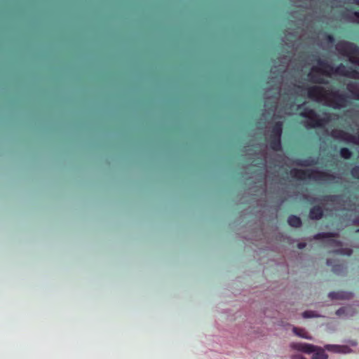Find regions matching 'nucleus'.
Returning <instances> with one entry per match:
<instances>
[{"mask_svg":"<svg viewBox=\"0 0 359 359\" xmlns=\"http://www.w3.org/2000/svg\"><path fill=\"white\" fill-rule=\"evenodd\" d=\"M316 65L309 67V62L301 57L298 62L290 55L280 57L271 70V77L264 94V112L262 121L292 114L299 111L304 118L303 125L307 129L322 128L331 121L329 114H318L315 110L299 103L298 97H309L334 109L346 107L349 102L347 93L333 86H310L313 83L328 84V78L333 74L359 80V72L343 64L334 67L329 62L316 58Z\"/></svg>","mask_w":359,"mask_h":359,"instance_id":"nucleus-1","label":"nucleus"},{"mask_svg":"<svg viewBox=\"0 0 359 359\" xmlns=\"http://www.w3.org/2000/svg\"><path fill=\"white\" fill-rule=\"evenodd\" d=\"M283 132V122L276 121L274 123L268 122L264 132L265 143L253 145L255 149L248 148V155H256L261 158L265 167V173L257 174V181L255 186L250 188V194L256 198L262 205V199L267 198L271 193L278 194L280 186L285 184L289 175L299 180H313L320 184L337 182L340 179L338 173L330 170H320L318 169L302 170L292 168L288 172V168L292 165L307 167L315 165L318 159L309 157L306 159L292 160L282 154L280 137Z\"/></svg>","mask_w":359,"mask_h":359,"instance_id":"nucleus-2","label":"nucleus"},{"mask_svg":"<svg viewBox=\"0 0 359 359\" xmlns=\"http://www.w3.org/2000/svg\"><path fill=\"white\" fill-rule=\"evenodd\" d=\"M283 42L293 50H297L302 46L316 45L323 50H329L333 46L334 41L332 35L324 32H292L287 31Z\"/></svg>","mask_w":359,"mask_h":359,"instance_id":"nucleus-3","label":"nucleus"},{"mask_svg":"<svg viewBox=\"0 0 359 359\" xmlns=\"http://www.w3.org/2000/svg\"><path fill=\"white\" fill-rule=\"evenodd\" d=\"M311 203H318L325 210H344L347 208L346 197L344 195H327L313 198Z\"/></svg>","mask_w":359,"mask_h":359,"instance_id":"nucleus-4","label":"nucleus"},{"mask_svg":"<svg viewBox=\"0 0 359 359\" xmlns=\"http://www.w3.org/2000/svg\"><path fill=\"white\" fill-rule=\"evenodd\" d=\"M338 55L346 57L348 61L359 67V47L355 43L341 40L335 45Z\"/></svg>","mask_w":359,"mask_h":359,"instance_id":"nucleus-5","label":"nucleus"},{"mask_svg":"<svg viewBox=\"0 0 359 359\" xmlns=\"http://www.w3.org/2000/svg\"><path fill=\"white\" fill-rule=\"evenodd\" d=\"M330 136L341 142L359 145V135H354L341 129H333L330 131Z\"/></svg>","mask_w":359,"mask_h":359,"instance_id":"nucleus-6","label":"nucleus"},{"mask_svg":"<svg viewBox=\"0 0 359 359\" xmlns=\"http://www.w3.org/2000/svg\"><path fill=\"white\" fill-rule=\"evenodd\" d=\"M325 0H294V4L297 7L306 8L307 9H310L313 11L316 15H317L316 9L318 4L320 6H321L322 3H323ZM316 17H319V15H316Z\"/></svg>","mask_w":359,"mask_h":359,"instance_id":"nucleus-7","label":"nucleus"},{"mask_svg":"<svg viewBox=\"0 0 359 359\" xmlns=\"http://www.w3.org/2000/svg\"><path fill=\"white\" fill-rule=\"evenodd\" d=\"M355 297L353 292L351 291H332L327 294V297L332 301L336 300H351Z\"/></svg>","mask_w":359,"mask_h":359,"instance_id":"nucleus-8","label":"nucleus"},{"mask_svg":"<svg viewBox=\"0 0 359 359\" xmlns=\"http://www.w3.org/2000/svg\"><path fill=\"white\" fill-rule=\"evenodd\" d=\"M325 349L331 353L339 354H348L353 351L348 346L339 344H326L325 345Z\"/></svg>","mask_w":359,"mask_h":359,"instance_id":"nucleus-9","label":"nucleus"},{"mask_svg":"<svg viewBox=\"0 0 359 359\" xmlns=\"http://www.w3.org/2000/svg\"><path fill=\"white\" fill-rule=\"evenodd\" d=\"M313 344L305 342H291L290 344V348L291 349L306 354H311V348H313Z\"/></svg>","mask_w":359,"mask_h":359,"instance_id":"nucleus-10","label":"nucleus"},{"mask_svg":"<svg viewBox=\"0 0 359 359\" xmlns=\"http://www.w3.org/2000/svg\"><path fill=\"white\" fill-rule=\"evenodd\" d=\"M337 236V233H319L314 236V239H326L330 245L341 246V242L334 239Z\"/></svg>","mask_w":359,"mask_h":359,"instance_id":"nucleus-11","label":"nucleus"},{"mask_svg":"<svg viewBox=\"0 0 359 359\" xmlns=\"http://www.w3.org/2000/svg\"><path fill=\"white\" fill-rule=\"evenodd\" d=\"M335 314L343 318H349L356 314V310L352 306L348 305L338 309L336 311Z\"/></svg>","mask_w":359,"mask_h":359,"instance_id":"nucleus-12","label":"nucleus"},{"mask_svg":"<svg viewBox=\"0 0 359 359\" xmlns=\"http://www.w3.org/2000/svg\"><path fill=\"white\" fill-rule=\"evenodd\" d=\"M326 263L332 266V271L337 275H344L346 273V267L344 264L337 262L332 259H327Z\"/></svg>","mask_w":359,"mask_h":359,"instance_id":"nucleus-13","label":"nucleus"},{"mask_svg":"<svg viewBox=\"0 0 359 359\" xmlns=\"http://www.w3.org/2000/svg\"><path fill=\"white\" fill-rule=\"evenodd\" d=\"M346 90L351 94V97L359 100V82L349 81L346 84Z\"/></svg>","mask_w":359,"mask_h":359,"instance_id":"nucleus-14","label":"nucleus"},{"mask_svg":"<svg viewBox=\"0 0 359 359\" xmlns=\"http://www.w3.org/2000/svg\"><path fill=\"white\" fill-rule=\"evenodd\" d=\"M311 350V359H328V355L325 353V346L321 347L313 345Z\"/></svg>","mask_w":359,"mask_h":359,"instance_id":"nucleus-15","label":"nucleus"},{"mask_svg":"<svg viewBox=\"0 0 359 359\" xmlns=\"http://www.w3.org/2000/svg\"><path fill=\"white\" fill-rule=\"evenodd\" d=\"M292 332L297 337L302 338V339H308V340H313V339L312 335L310 334L307 332V330L303 327H293Z\"/></svg>","mask_w":359,"mask_h":359,"instance_id":"nucleus-16","label":"nucleus"},{"mask_svg":"<svg viewBox=\"0 0 359 359\" xmlns=\"http://www.w3.org/2000/svg\"><path fill=\"white\" fill-rule=\"evenodd\" d=\"M323 215V211L320 206L313 207L309 212V217L311 219L318 220L322 218Z\"/></svg>","mask_w":359,"mask_h":359,"instance_id":"nucleus-17","label":"nucleus"},{"mask_svg":"<svg viewBox=\"0 0 359 359\" xmlns=\"http://www.w3.org/2000/svg\"><path fill=\"white\" fill-rule=\"evenodd\" d=\"M345 17L348 21L359 24V11H348L345 14Z\"/></svg>","mask_w":359,"mask_h":359,"instance_id":"nucleus-18","label":"nucleus"},{"mask_svg":"<svg viewBox=\"0 0 359 359\" xmlns=\"http://www.w3.org/2000/svg\"><path fill=\"white\" fill-rule=\"evenodd\" d=\"M304 318H325V316L320 314L318 311L312 310H306L302 314Z\"/></svg>","mask_w":359,"mask_h":359,"instance_id":"nucleus-19","label":"nucleus"},{"mask_svg":"<svg viewBox=\"0 0 359 359\" xmlns=\"http://www.w3.org/2000/svg\"><path fill=\"white\" fill-rule=\"evenodd\" d=\"M287 222L290 226L292 227H299L302 224V221L299 217L295 215H291L288 217Z\"/></svg>","mask_w":359,"mask_h":359,"instance_id":"nucleus-20","label":"nucleus"},{"mask_svg":"<svg viewBox=\"0 0 359 359\" xmlns=\"http://www.w3.org/2000/svg\"><path fill=\"white\" fill-rule=\"evenodd\" d=\"M333 252L337 254H340L343 255H347L350 256L353 253V250L350 248H339L334 250H333Z\"/></svg>","mask_w":359,"mask_h":359,"instance_id":"nucleus-21","label":"nucleus"},{"mask_svg":"<svg viewBox=\"0 0 359 359\" xmlns=\"http://www.w3.org/2000/svg\"><path fill=\"white\" fill-rule=\"evenodd\" d=\"M340 156L344 159H349L352 156V152L348 148H342L340 150Z\"/></svg>","mask_w":359,"mask_h":359,"instance_id":"nucleus-22","label":"nucleus"},{"mask_svg":"<svg viewBox=\"0 0 359 359\" xmlns=\"http://www.w3.org/2000/svg\"><path fill=\"white\" fill-rule=\"evenodd\" d=\"M351 175L355 178L359 179V166H355L352 168Z\"/></svg>","mask_w":359,"mask_h":359,"instance_id":"nucleus-23","label":"nucleus"},{"mask_svg":"<svg viewBox=\"0 0 359 359\" xmlns=\"http://www.w3.org/2000/svg\"><path fill=\"white\" fill-rule=\"evenodd\" d=\"M291 359H307L301 354H294L291 356Z\"/></svg>","mask_w":359,"mask_h":359,"instance_id":"nucleus-24","label":"nucleus"},{"mask_svg":"<svg viewBox=\"0 0 359 359\" xmlns=\"http://www.w3.org/2000/svg\"><path fill=\"white\" fill-rule=\"evenodd\" d=\"M297 246L299 249H303L304 248H305L306 243H299Z\"/></svg>","mask_w":359,"mask_h":359,"instance_id":"nucleus-25","label":"nucleus"},{"mask_svg":"<svg viewBox=\"0 0 359 359\" xmlns=\"http://www.w3.org/2000/svg\"><path fill=\"white\" fill-rule=\"evenodd\" d=\"M350 2L359 6V0H350Z\"/></svg>","mask_w":359,"mask_h":359,"instance_id":"nucleus-26","label":"nucleus"},{"mask_svg":"<svg viewBox=\"0 0 359 359\" xmlns=\"http://www.w3.org/2000/svg\"><path fill=\"white\" fill-rule=\"evenodd\" d=\"M250 170H252H252H253V171H255V166H254V165L251 166V167L250 168Z\"/></svg>","mask_w":359,"mask_h":359,"instance_id":"nucleus-27","label":"nucleus"},{"mask_svg":"<svg viewBox=\"0 0 359 359\" xmlns=\"http://www.w3.org/2000/svg\"><path fill=\"white\" fill-rule=\"evenodd\" d=\"M355 223L359 224V217L355 220Z\"/></svg>","mask_w":359,"mask_h":359,"instance_id":"nucleus-28","label":"nucleus"},{"mask_svg":"<svg viewBox=\"0 0 359 359\" xmlns=\"http://www.w3.org/2000/svg\"><path fill=\"white\" fill-rule=\"evenodd\" d=\"M356 344H356L355 342H354V341L351 342V345H352L353 346H356Z\"/></svg>","mask_w":359,"mask_h":359,"instance_id":"nucleus-29","label":"nucleus"},{"mask_svg":"<svg viewBox=\"0 0 359 359\" xmlns=\"http://www.w3.org/2000/svg\"><path fill=\"white\" fill-rule=\"evenodd\" d=\"M261 125H262V123H259V128H262V126Z\"/></svg>","mask_w":359,"mask_h":359,"instance_id":"nucleus-30","label":"nucleus"},{"mask_svg":"<svg viewBox=\"0 0 359 359\" xmlns=\"http://www.w3.org/2000/svg\"><path fill=\"white\" fill-rule=\"evenodd\" d=\"M283 203V201L282 200V201L279 203L278 205H280Z\"/></svg>","mask_w":359,"mask_h":359,"instance_id":"nucleus-31","label":"nucleus"},{"mask_svg":"<svg viewBox=\"0 0 359 359\" xmlns=\"http://www.w3.org/2000/svg\"><path fill=\"white\" fill-rule=\"evenodd\" d=\"M356 232H359V229L356 230Z\"/></svg>","mask_w":359,"mask_h":359,"instance_id":"nucleus-32","label":"nucleus"}]
</instances>
